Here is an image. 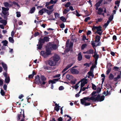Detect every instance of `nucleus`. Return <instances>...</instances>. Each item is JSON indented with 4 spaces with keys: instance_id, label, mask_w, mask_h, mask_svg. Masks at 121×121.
Returning a JSON list of instances; mask_svg holds the SVG:
<instances>
[{
    "instance_id": "f257e3e1",
    "label": "nucleus",
    "mask_w": 121,
    "mask_h": 121,
    "mask_svg": "<svg viewBox=\"0 0 121 121\" xmlns=\"http://www.w3.org/2000/svg\"><path fill=\"white\" fill-rule=\"evenodd\" d=\"M46 52L42 51L41 52V53L42 56L46 58L49 55L51 54V51L50 50L46 48Z\"/></svg>"
},
{
    "instance_id": "f03ea898",
    "label": "nucleus",
    "mask_w": 121,
    "mask_h": 121,
    "mask_svg": "<svg viewBox=\"0 0 121 121\" xmlns=\"http://www.w3.org/2000/svg\"><path fill=\"white\" fill-rule=\"evenodd\" d=\"M96 96V95H94L90 97H86L84 98V99L85 100H87L88 101H90L91 100H92L94 102L96 101V100H98L99 98V96H98L97 97H95Z\"/></svg>"
},
{
    "instance_id": "7ed1b4c3",
    "label": "nucleus",
    "mask_w": 121,
    "mask_h": 121,
    "mask_svg": "<svg viewBox=\"0 0 121 121\" xmlns=\"http://www.w3.org/2000/svg\"><path fill=\"white\" fill-rule=\"evenodd\" d=\"M24 110L23 109L20 112L21 113L18 114L17 117V119L19 120L21 119V120L19 121H24L25 118V115L24 113Z\"/></svg>"
},
{
    "instance_id": "20e7f679",
    "label": "nucleus",
    "mask_w": 121,
    "mask_h": 121,
    "mask_svg": "<svg viewBox=\"0 0 121 121\" xmlns=\"http://www.w3.org/2000/svg\"><path fill=\"white\" fill-rule=\"evenodd\" d=\"M59 56L57 55H55L53 57L52 59L56 63L60 59Z\"/></svg>"
},
{
    "instance_id": "39448f33",
    "label": "nucleus",
    "mask_w": 121,
    "mask_h": 121,
    "mask_svg": "<svg viewBox=\"0 0 121 121\" xmlns=\"http://www.w3.org/2000/svg\"><path fill=\"white\" fill-rule=\"evenodd\" d=\"M48 63L49 65L51 66H55L56 64L53 59L49 60L48 61Z\"/></svg>"
},
{
    "instance_id": "423d86ee",
    "label": "nucleus",
    "mask_w": 121,
    "mask_h": 121,
    "mask_svg": "<svg viewBox=\"0 0 121 121\" xmlns=\"http://www.w3.org/2000/svg\"><path fill=\"white\" fill-rule=\"evenodd\" d=\"M113 16H111L109 18V20L107 21V23L104 25L103 26L105 28H106V27L108 25L109 23L113 19Z\"/></svg>"
},
{
    "instance_id": "0eeeda50",
    "label": "nucleus",
    "mask_w": 121,
    "mask_h": 121,
    "mask_svg": "<svg viewBox=\"0 0 121 121\" xmlns=\"http://www.w3.org/2000/svg\"><path fill=\"white\" fill-rule=\"evenodd\" d=\"M109 64V67H108V66L107 67V70L106 71V74L108 75L109 73L110 72L111 70V67L112 66V65L111 63H109L108 64Z\"/></svg>"
},
{
    "instance_id": "6e6552de",
    "label": "nucleus",
    "mask_w": 121,
    "mask_h": 121,
    "mask_svg": "<svg viewBox=\"0 0 121 121\" xmlns=\"http://www.w3.org/2000/svg\"><path fill=\"white\" fill-rule=\"evenodd\" d=\"M70 71L72 73L74 74H77L79 73V71L78 70L75 69H71Z\"/></svg>"
},
{
    "instance_id": "1a4fd4ad",
    "label": "nucleus",
    "mask_w": 121,
    "mask_h": 121,
    "mask_svg": "<svg viewBox=\"0 0 121 121\" xmlns=\"http://www.w3.org/2000/svg\"><path fill=\"white\" fill-rule=\"evenodd\" d=\"M99 96V99L98 100H96V101H100L101 102L103 100H104L105 98V96L104 95H102L101 96L100 95L98 94L97 96L96 97H97L98 96Z\"/></svg>"
},
{
    "instance_id": "9d476101",
    "label": "nucleus",
    "mask_w": 121,
    "mask_h": 121,
    "mask_svg": "<svg viewBox=\"0 0 121 121\" xmlns=\"http://www.w3.org/2000/svg\"><path fill=\"white\" fill-rule=\"evenodd\" d=\"M4 4L5 7H11L13 4L11 2H9V3L7 2L4 3Z\"/></svg>"
},
{
    "instance_id": "9b49d317",
    "label": "nucleus",
    "mask_w": 121,
    "mask_h": 121,
    "mask_svg": "<svg viewBox=\"0 0 121 121\" xmlns=\"http://www.w3.org/2000/svg\"><path fill=\"white\" fill-rule=\"evenodd\" d=\"M73 63H71L69 65H68L62 71V73H63L67 70L70 67L73 65Z\"/></svg>"
},
{
    "instance_id": "f8f14e48",
    "label": "nucleus",
    "mask_w": 121,
    "mask_h": 121,
    "mask_svg": "<svg viewBox=\"0 0 121 121\" xmlns=\"http://www.w3.org/2000/svg\"><path fill=\"white\" fill-rule=\"evenodd\" d=\"M103 0H100L95 5L96 6V9L97 10L98 8V7L100 6V4L103 1Z\"/></svg>"
},
{
    "instance_id": "ddd939ff",
    "label": "nucleus",
    "mask_w": 121,
    "mask_h": 121,
    "mask_svg": "<svg viewBox=\"0 0 121 121\" xmlns=\"http://www.w3.org/2000/svg\"><path fill=\"white\" fill-rule=\"evenodd\" d=\"M97 11L99 15L102 14L103 15V17L104 16V13H102L103 11V9H102L101 8H99L98 9Z\"/></svg>"
},
{
    "instance_id": "4468645a",
    "label": "nucleus",
    "mask_w": 121,
    "mask_h": 121,
    "mask_svg": "<svg viewBox=\"0 0 121 121\" xmlns=\"http://www.w3.org/2000/svg\"><path fill=\"white\" fill-rule=\"evenodd\" d=\"M35 80L36 83L39 84V83L41 80L40 79V77L39 75H37L35 78Z\"/></svg>"
},
{
    "instance_id": "2eb2a0df",
    "label": "nucleus",
    "mask_w": 121,
    "mask_h": 121,
    "mask_svg": "<svg viewBox=\"0 0 121 121\" xmlns=\"http://www.w3.org/2000/svg\"><path fill=\"white\" fill-rule=\"evenodd\" d=\"M1 64L3 68L4 69V71L6 72H7V65L4 62H2Z\"/></svg>"
},
{
    "instance_id": "dca6fc26",
    "label": "nucleus",
    "mask_w": 121,
    "mask_h": 121,
    "mask_svg": "<svg viewBox=\"0 0 121 121\" xmlns=\"http://www.w3.org/2000/svg\"><path fill=\"white\" fill-rule=\"evenodd\" d=\"M46 10V8H44L42 9L39 11V13L41 15H42L45 12Z\"/></svg>"
},
{
    "instance_id": "f3484780",
    "label": "nucleus",
    "mask_w": 121,
    "mask_h": 121,
    "mask_svg": "<svg viewBox=\"0 0 121 121\" xmlns=\"http://www.w3.org/2000/svg\"><path fill=\"white\" fill-rule=\"evenodd\" d=\"M52 44H51L50 43H49L47 44L46 48L50 50H52Z\"/></svg>"
},
{
    "instance_id": "a211bd4d",
    "label": "nucleus",
    "mask_w": 121,
    "mask_h": 121,
    "mask_svg": "<svg viewBox=\"0 0 121 121\" xmlns=\"http://www.w3.org/2000/svg\"><path fill=\"white\" fill-rule=\"evenodd\" d=\"M120 72V74L118 75L117 77H115L114 78L113 80L115 82L117 81L118 80L121 78V71Z\"/></svg>"
},
{
    "instance_id": "6ab92c4d",
    "label": "nucleus",
    "mask_w": 121,
    "mask_h": 121,
    "mask_svg": "<svg viewBox=\"0 0 121 121\" xmlns=\"http://www.w3.org/2000/svg\"><path fill=\"white\" fill-rule=\"evenodd\" d=\"M75 40H76V39H73V38L71 39V41L69 43V47L70 48L73 46V42Z\"/></svg>"
},
{
    "instance_id": "aec40b11",
    "label": "nucleus",
    "mask_w": 121,
    "mask_h": 121,
    "mask_svg": "<svg viewBox=\"0 0 121 121\" xmlns=\"http://www.w3.org/2000/svg\"><path fill=\"white\" fill-rule=\"evenodd\" d=\"M82 59V56L81 52L79 53L78 54V60L79 61H81Z\"/></svg>"
},
{
    "instance_id": "412c9836",
    "label": "nucleus",
    "mask_w": 121,
    "mask_h": 121,
    "mask_svg": "<svg viewBox=\"0 0 121 121\" xmlns=\"http://www.w3.org/2000/svg\"><path fill=\"white\" fill-rule=\"evenodd\" d=\"M92 30H101V27L100 26H94L92 28Z\"/></svg>"
},
{
    "instance_id": "4be33fe9",
    "label": "nucleus",
    "mask_w": 121,
    "mask_h": 121,
    "mask_svg": "<svg viewBox=\"0 0 121 121\" xmlns=\"http://www.w3.org/2000/svg\"><path fill=\"white\" fill-rule=\"evenodd\" d=\"M110 86L111 87V88L110 89V90H109V89L108 88V90L107 91V94L105 95V96H106L107 95H110L111 94V91H112V89H111V86Z\"/></svg>"
},
{
    "instance_id": "5701e85b",
    "label": "nucleus",
    "mask_w": 121,
    "mask_h": 121,
    "mask_svg": "<svg viewBox=\"0 0 121 121\" xmlns=\"http://www.w3.org/2000/svg\"><path fill=\"white\" fill-rule=\"evenodd\" d=\"M2 9L3 11L2 12L3 13L5 14L6 13L4 12L8 11L9 9L8 8H5L4 7H3L2 8Z\"/></svg>"
},
{
    "instance_id": "b1692460",
    "label": "nucleus",
    "mask_w": 121,
    "mask_h": 121,
    "mask_svg": "<svg viewBox=\"0 0 121 121\" xmlns=\"http://www.w3.org/2000/svg\"><path fill=\"white\" fill-rule=\"evenodd\" d=\"M100 36L98 35H97L96 36L95 42H99L100 40Z\"/></svg>"
},
{
    "instance_id": "393cba45",
    "label": "nucleus",
    "mask_w": 121,
    "mask_h": 121,
    "mask_svg": "<svg viewBox=\"0 0 121 121\" xmlns=\"http://www.w3.org/2000/svg\"><path fill=\"white\" fill-rule=\"evenodd\" d=\"M35 74V71H33L32 72V74L29 75L28 76V78L29 79L32 78L34 76Z\"/></svg>"
},
{
    "instance_id": "a878e982",
    "label": "nucleus",
    "mask_w": 121,
    "mask_h": 121,
    "mask_svg": "<svg viewBox=\"0 0 121 121\" xmlns=\"http://www.w3.org/2000/svg\"><path fill=\"white\" fill-rule=\"evenodd\" d=\"M80 81L85 84H87V80L85 78H83Z\"/></svg>"
},
{
    "instance_id": "bb28decb",
    "label": "nucleus",
    "mask_w": 121,
    "mask_h": 121,
    "mask_svg": "<svg viewBox=\"0 0 121 121\" xmlns=\"http://www.w3.org/2000/svg\"><path fill=\"white\" fill-rule=\"evenodd\" d=\"M5 82L7 83H8L10 80V78L9 77H5Z\"/></svg>"
},
{
    "instance_id": "cd10ccee",
    "label": "nucleus",
    "mask_w": 121,
    "mask_h": 121,
    "mask_svg": "<svg viewBox=\"0 0 121 121\" xmlns=\"http://www.w3.org/2000/svg\"><path fill=\"white\" fill-rule=\"evenodd\" d=\"M45 41L43 39L40 38L39 42V43L43 44L44 43Z\"/></svg>"
},
{
    "instance_id": "c85d7f7f",
    "label": "nucleus",
    "mask_w": 121,
    "mask_h": 121,
    "mask_svg": "<svg viewBox=\"0 0 121 121\" xmlns=\"http://www.w3.org/2000/svg\"><path fill=\"white\" fill-rule=\"evenodd\" d=\"M43 45V44L39 43L37 45V46H38L37 48L39 50H41Z\"/></svg>"
},
{
    "instance_id": "c756f323",
    "label": "nucleus",
    "mask_w": 121,
    "mask_h": 121,
    "mask_svg": "<svg viewBox=\"0 0 121 121\" xmlns=\"http://www.w3.org/2000/svg\"><path fill=\"white\" fill-rule=\"evenodd\" d=\"M43 68L47 70H50L51 69L50 67L47 66H44Z\"/></svg>"
},
{
    "instance_id": "7c9ffc66",
    "label": "nucleus",
    "mask_w": 121,
    "mask_h": 121,
    "mask_svg": "<svg viewBox=\"0 0 121 121\" xmlns=\"http://www.w3.org/2000/svg\"><path fill=\"white\" fill-rule=\"evenodd\" d=\"M53 11V10H49L46 9L45 12L48 15H49Z\"/></svg>"
},
{
    "instance_id": "2f4dec72",
    "label": "nucleus",
    "mask_w": 121,
    "mask_h": 121,
    "mask_svg": "<svg viewBox=\"0 0 121 121\" xmlns=\"http://www.w3.org/2000/svg\"><path fill=\"white\" fill-rule=\"evenodd\" d=\"M43 39L45 42H48L49 41V38L48 37H43Z\"/></svg>"
},
{
    "instance_id": "473e14b6",
    "label": "nucleus",
    "mask_w": 121,
    "mask_h": 121,
    "mask_svg": "<svg viewBox=\"0 0 121 121\" xmlns=\"http://www.w3.org/2000/svg\"><path fill=\"white\" fill-rule=\"evenodd\" d=\"M52 50H56L57 48V46L56 44H52Z\"/></svg>"
},
{
    "instance_id": "72a5a7b5",
    "label": "nucleus",
    "mask_w": 121,
    "mask_h": 121,
    "mask_svg": "<svg viewBox=\"0 0 121 121\" xmlns=\"http://www.w3.org/2000/svg\"><path fill=\"white\" fill-rule=\"evenodd\" d=\"M88 52V54H93L94 53V50L91 49H89L88 51H87Z\"/></svg>"
},
{
    "instance_id": "f704fd0d",
    "label": "nucleus",
    "mask_w": 121,
    "mask_h": 121,
    "mask_svg": "<svg viewBox=\"0 0 121 121\" xmlns=\"http://www.w3.org/2000/svg\"><path fill=\"white\" fill-rule=\"evenodd\" d=\"M13 38L12 37H9V41L10 42L13 43L14 42V40Z\"/></svg>"
},
{
    "instance_id": "c9c22d12",
    "label": "nucleus",
    "mask_w": 121,
    "mask_h": 121,
    "mask_svg": "<svg viewBox=\"0 0 121 121\" xmlns=\"http://www.w3.org/2000/svg\"><path fill=\"white\" fill-rule=\"evenodd\" d=\"M40 79H41V81H45L46 80V78L43 75H41L40 77Z\"/></svg>"
},
{
    "instance_id": "e433bc0d",
    "label": "nucleus",
    "mask_w": 121,
    "mask_h": 121,
    "mask_svg": "<svg viewBox=\"0 0 121 121\" xmlns=\"http://www.w3.org/2000/svg\"><path fill=\"white\" fill-rule=\"evenodd\" d=\"M8 41L6 40L4 41H3L2 42V43H3V45L5 46H7V44H8Z\"/></svg>"
},
{
    "instance_id": "4c0bfd02",
    "label": "nucleus",
    "mask_w": 121,
    "mask_h": 121,
    "mask_svg": "<svg viewBox=\"0 0 121 121\" xmlns=\"http://www.w3.org/2000/svg\"><path fill=\"white\" fill-rule=\"evenodd\" d=\"M0 22L3 23L4 25H5L6 24L7 22L5 20H2L0 21Z\"/></svg>"
},
{
    "instance_id": "58836bf2",
    "label": "nucleus",
    "mask_w": 121,
    "mask_h": 121,
    "mask_svg": "<svg viewBox=\"0 0 121 121\" xmlns=\"http://www.w3.org/2000/svg\"><path fill=\"white\" fill-rule=\"evenodd\" d=\"M94 49L95 50V51L94 52V55L93 56L94 58H95V57H96L97 56H98V58L99 57V55H97V53L96 52V49L95 48H94Z\"/></svg>"
},
{
    "instance_id": "ea45409f",
    "label": "nucleus",
    "mask_w": 121,
    "mask_h": 121,
    "mask_svg": "<svg viewBox=\"0 0 121 121\" xmlns=\"http://www.w3.org/2000/svg\"><path fill=\"white\" fill-rule=\"evenodd\" d=\"M69 11V9L68 8L65 9L63 11V13L66 14Z\"/></svg>"
},
{
    "instance_id": "a19ab883",
    "label": "nucleus",
    "mask_w": 121,
    "mask_h": 121,
    "mask_svg": "<svg viewBox=\"0 0 121 121\" xmlns=\"http://www.w3.org/2000/svg\"><path fill=\"white\" fill-rule=\"evenodd\" d=\"M114 77V76L112 74L110 73V75L109 76V78L110 79H112Z\"/></svg>"
},
{
    "instance_id": "79ce46f5",
    "label": "nucleus",
    "mask_w": 121,
    "mask_h": 121,
    "mask_svg": "<svg viewBox=\"0 0 121 121\" xmlns=\"http://www.w3.org/2000/svg\"><path fill=\"white\" fill-rule=\"evenodd\" d=\"M87 44L86 43H84L83 44L81 47V49L82 50H83L84 49L85 47L86 46Z\"/></svg>"
},
{
    "instance_id": "37998d69",
    "label": "nucleus",
    "mask_w": 121,
    "mask_h": 121,
    "mask_svg": "<svg viewBox=\"0 0 121 121\" xmlns=\"http://www.w3.org/2000/svg\"><path fill=\"white\" fill-rule=\"evenodd\" d=\"M85 101L86 100L84 99V98L83 99H80L81 104L83 105L86 102Z\"/></svg>"
},
{
    "instance_id": "c03bdc74",
    "label": "nucleus",
    "mask_w": 121,
    "mask_h": 121,
    "mask_svg": "<svg viewBox=\"0 0 121 121\" xmlns=\"http://www.w3.org/2000/svg\"><path fill=\"white\" fill-rule=\"evenodd\" d=\"M60 20L63 22H65L66 21V19L63 16H62L60 17Z\"/></svg>"
},
{
    "instance_id": "a18cd8bd",
    "label": "nucleus",
    "mask_w": 121,
    "mask_h": 121,
    "mask_svg": "<svg viewBox=\"0 0 121 121\" xmlns=\"http://www.w3.org/2000/svg\"><path fill=\"white\" fill-rule=\"evenodd\" d=\"M80 82V81H79L76 84L75 86H75L74 89H75L76 90L78 88L79 86H78V85L79 84Z\"/></svg>"
},
{
    "instance_id": "49530a36",
    "label": "nucleus",
    "mask_w": 121,
    "mask_h": 121,
    "mask_svg": "<svg viewBox=\"0 0 121 121\" xmlns=\"http://www.w3.org/2000/svg\"><path fill=\"white\" fill-rule=\"evenodd\" d=\"M72 76L70 74H67L66 75V79L70 80L71 79V77Z\"/></svg>"
},
{
    "instance_id": "de8ad7c7",
    "label": "nucleus",
    "mask_w": 121,
    "mask_h": 121,
    "mask_svg": "<svg viewBox=\"0 0 121 121\" xmlns=\"http://www.w3.org/2000/svg\"><path fill=\"white\" fill-rule=\"evenodd\" d=\"M98 56H97L96 57H95V65H97V60L98 59Z\"/></svg>"
},
{
    "instance_id": "09e8293b",
    "label": "nucleus",
    "mask_w": 121,
    "mask_h": 121,
    "mask_svg": "<svg viewBox=\"0 0 121 121\" xmlns=\"http://www.w3.org/2000/svg\"><path fill=\"white\" fill-rule=\"evenodd\" d=\"M101 91V89L99 87L98 88L96 91L97 93H98L100 92Z\"/></svg>"
},
{
    "instance_id": "8fccbe9b",
    "label": "nucleus",
    "mask_w": 121,
    "mask_h": 121,
    "mask_svg": "<svg viewBox=\"0 0 121 121\" xmlns=\"http://www.w3.org/2000/svg\"><path fill=\"white\" fill-rule=\"evenodd\" d=\"M102 31H96L95 33H97L100 35H101L102 34V33L103 32Z\"/></svg>"
},
{
    "instance_id": "3c124183",
    "label": "nucleus",
    "mask_w": 121,
    "mask_h": 121,
    "mask_svg": "<svg viewBox=\"0 0 121 121\" xmlns=\"http://www.w3.org/2000/svg\"><path fill=\"white\" fill-rule=\"evenodd\" d=\"M69 39L67 40L66 42V47H68L69 46Z\"/></svg>"
},
{
    "instance_id": "603ef678",
    "label": "nucleus",
    "mask_w": 121,
    "mask_h": 121,
    "mask_svg": "<svg viewBox=\"0 0 121 121\" xmlns=\"http://www.w3.org/2000/svg\"><path fill=\"white\" fill-rule=\"evenodd\" d=\"M92 88L93 90H96V86L94 84L92 83Z\"/></svg>"
},
{
    "instance_id": "864d4df0",
    "label": "nucleus",
    "mask_w": 121,
    "mask_h": 121,
    "mask_svg": "<svg viewBox=\"0 0 121 121\" xmlns=\"http://www.w3.org/2000/svg\"><path fill=\"white\" fill-rule=\"evenodd\" d=\"M54 5H52L51 6H48L47 8L50 10H51L52 9L54 6Z\"/></svg>"
},
{
    "instance_id": "5fc2aeb1",
    "label": "nucleus",
    "mask_w": 121,
    "mask_h": 121,
    "mask_svg": "<svg viewBox=\"0 0 121 121\" xmlns=\"http://www.w3.org/2000/svg\"><path fill=\"white\" fill-rule=\"evenodd\" d=\"M49 84H50V83H52V84H53V83H56V82H55L54 80L53 79V80H49Z\"/></svg>"
},
{
    "instance_id": "6e6d98bb",
    "label": "nucleus",
    "mask_w": 121,
    "mask_h": 121,
    "mask_svg": "<svg viewBox=\"0 0 121 121\" xmlns=\"http://www.w3.org/2000/svg\"><path fill=\"white\" fill-rule=\"evenodd\" d=\"M35 10V7H33L30 10V13H33Z\"/></svg>"
},
{
    "instance_id": "4d7b16f0",
    "label": "nucleus",
    "mask_w": 121,
    "mask_h": 121,
    "mask_svg": "<svg viewBox=\"0 0 121 121\" xmlns=\"http://www.w3.org/2000/svg\"><path fill=\"white\" fill-rule=\"evenodd\" d=\"M50 2L51 4H55L56 3V0L53 1V0H51Z\"/></svg>"
},
{
    "instance_id": "13d9d810",
    "label": "nucleus",
    "mask_w": 121,
    "mask_h": 121,
    "mask_svg": "<svg viewBox=\"0 0 121 121\" xmlns=\"http://www.w3.org/2000/svg\"><path fill=\"white\" fill-rule=\"evenodd\" d=\"M0 93L2 96H4L5 94V92L2 89L1 90Z\"/></svg>"
},
{
    "instance_id": "bf43d9fd",
    "label": "nucleus",
    "mask_w": 121,
    "mask_h": 121,
    "mask_svg": "<svg viewBox=\"0 0 121 121\" xmlns=\"http://www.w3.org/2000/svg\"><path fill=\"white\" fill-rule=\"evenodd\" d=\"M54 15L56 18H57L59 17V14L57 13H55Z\"/></svg>"
},
{
    "instance_id": "052dcab7",
    "label": "nucleus",
    "mask_w": 121,
    "mask_h": 121,
    "mask_svg": "<svg viewBox=\"0 0 121 121\" xmlns=\"http://www.w3.org/2000/svg\"><path fill=\"white\" fill-rule=\"evenodd\" d=\"M84 56L87 59H89L91 57V56L89 55H85Z\"/></svg>"
},
{
    "instance_id": "680f3d73",
    "label": "nucleus",
    "mask_w": 121,
    "mask_h": 121,
    "mask_svg": "<svg viewBox=\"0 0 121 121\" xmlns=\"http://www.w3.org/2000/svg\"><path fill=\"white\" fill-rule=\"evenodd\" d=\"M88 74L89 76H91L93 74V72L92 71H90L88 72Z\"/></svg>"
},
{
    "instance_id": "e2e57ef3",
    "label": "nucleus",
    "mask_w": 121,
    "mask_h": 121,
    "mask_svg": "<svg viewBox=\"0 0 121 121\" xmlns=\"http://www.w3.org/2000/svg\"><path fill=\"white\" fill-rule=\"evenodd\" d=\"M56 120H58L57 121H62L63 120V118L62 117H60L58 119H56Z\"/></svg>"
},
{
    "instance_id": "0e129e2a",
    "label": "nucleus",
    "mask_w": 121,
    "mask_h": 121,
    "mask_svg": "<svg viewBox=\"0 0 121 121\" xmlns=\"http://www.w3.org/2000/svg\"><path fill=\"white\" fill-rule=\"evenodd\" d=\"M70 2H68L65 5V7H68L70 5Z\"/></svg>"
},
{
    "instance_id": "69168bd1",
    "label": "nucleus",
    "mask_w": 121,
    "mask_h": 121,
    "mask_svg": "<svg viewBox=\"0 0 121 121\" xmlns=\"http://www.w3.org/2000/svg\"><path fill=\"white\" fill-rule=\"evenodd\" d=\"M39 35V33L38 32H35L34 34V35L35 37H36L37 36H38Z\"/></svg>"
},
{
    "instance_id": "338daca9",
    "label": "nucleus",
    "mask_w": 121,
    "mask_h": 121,
    "mask_svg": "<svg viewBox=\"0 0 121 121\" xmlns=\"http://www.w3.org/2000/svg\"><path fill=\"white\" fill-rule=\"evenodd\" d=\"M39 83L42 85H44L45 84L46 82H44V81H41Z\"/></svg>"
},
{
    "instance_id": "774afa93",
    "label": "nucleus",
    "mask_w": 121,
    "mask_h": 121,
    "mask_svg": "<svg viewBox=\"0 0 121 121\" xmlns=\"http://www.w3.org/2000/svg\"><path fill=\"white\" fill-rule=\"evenodd\" d=\"M59 109H60L58 107H56V106L54 108V110H55L57 112H58L59 111Z\"/></svg>"
}]
</instances>
